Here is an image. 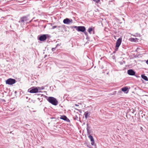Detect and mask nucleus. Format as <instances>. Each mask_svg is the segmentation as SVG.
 I'll list each match as a JSON object with an SVG mask.
<instances>
[{
	"instance_id": "obj_3",
	"label": "nucleus",
	"mask_w": 148,
	"mask_h": 148,
	"mask_svg": "<svg viewBox=\"0 0 148 148\" xmlns=\"http://www.w3.org/2000/svg\"><path fill=\"white\" fill-rule=\"evenodd\" d=\"M16 82L15 79L11 78H9L7 79L5 82L6 84L10 85H12L15 84Z\"/></svg>"
},
{
	"instance_id": "obj_18",
	"label": "nucleus",
	"mask_w": 148,
	"mask_h": 148,
	"mask_svg": "<svg viewBox=\"0 0 148 148\" xmlns=\"http://www.w3.org/2000/svg\"><path fill=\"white\" fill-rule=\"evenodd\" d=\"M136 38H130V40L132 41H136Z\"/></svg>"
},
{
	"instance_id": "obj_22",
	"label": "nucleus",
	"mask_w": 148,
	"mask_h": 148,
	"mask_svg": "<svg viewBox=\"0 0 148 148\" xmlns=\"http://www.w3.org/2000/svg\"><path fill=\"white\" fill-rule=\"evenodd\" d=\"M84 33H85V34H86V35H87V33L86 32H85Z\"/></svg>"
},
{
	"instance_id": "obj_11",
	"label": "nucleus",
	"mask_w": 148,
	"mask_h": 148,
	"mask_svg": "<svg viewBox=\"0 0 148 148\" xmlns=\"http://www.w3.org/2000/svg\"><path fill=\"white\" fill-rule=\"evenodd\" d=\"M128 87L127 86H125L121 89V90L123 92H125L128 90Z\"/></svg>"
},
{
	"instance_id": "obj_2",
	"label": "nucleus",
	"mask_w": 148,
	"mask_h": 148,
	"mask_svg": "<svg viewBox=\"0 0 148 148\" xmlns=\"http://www.w3.org/2000/svg\"><path fill=\"white\" fill-rule=\"evenodd\" d=\"M72 28H75L76 30L78 32H84L86 30V28L84 26H73Z\"/></svg>"
},
{
	"instance_id": "obj_5",
	"label": "nucleus",
	"mask_w": 148,
	"mask_h": 148,
	"mask_svg": "<svg viewBox=\"0 0 148 148\" xmlns=\"http://www.w3.org/2000/svg\"><path fill=\"white\" fill-rule=\"evenodd\" d=\"M122 42V39L121 38H119L117 40L116 43V51L118 50V48Z\"/></svg>"
},
{
	"instance_id": "obj_20",
	"label": "nucleus",
	"mask_w": 148,
	"mask_h": 148,
	"mask_svg": "<svg viewBox=\"0 0 148 148\" xmlns=\"http://www.w3.org/2000/svg\"><path fill=\"white\" fill-rule=\"evenodd\" d=\"M146 62L147 64H148V60H147Z\"/></svg>"
},
{
	"instance_id": "obj_6",
	"label": "nucleus",
	"mask_w": 148,
	"mask_h": 148,
	"mask_svg": "<svg viewBox=\"0 0 148 148\" xmlns=\"http://www.w3.org/2000/svg\"><path fill=\"white\" fill-rule=\"evenodd\" d=\"M47 35L46 34H43L41 35L39 38V40L41 41H44L46 40L47 38Z\"/></svg>"
},
{
	"instance_id": "obj_19",
	"label": "nucleus",
	"mask_w": 148,
	"mask_h": 148,
	"mask_svg": "<svg viewBox=\"0 0 148 148\" xmlns=\"http://www.w3.org/2000/svg\"><path fill=\"white\" fill-rule=\"evenodd\" d=\"M94 1H95L97 3H98L100 1V0H93Z\"/></svg>"
},
{
	"instance_id": "obj_16",
	"label": "nucleus",
	"mask_w": 148,
	"mask_h": 148,
	"mask_svg": "<svg viewBox=\"0 0 148 148\" xmlns=\"http://www.w3.org/2000/svg\"><path fill=\"white\" fill-rule=\"evenodd\" d=\"M85 117L86 119H87L88 116L89 115V113L88 112H85Z\"/></svg>"
},
{
	"instance_id": "obj_13",
	"label": "nucleus",
	"mask_w": 148,
	"mask_h": 148,
	"mask_svg": "<svg viewBox=\"0 0 148 148\" xmlns=\"http://www.w3.org/2000/svg\"><path fill=\"white\" fill-rule=\"evenodd\" d=\"M93 30V29L92 27H89L88 30V31L90 34H91V32Z\"/></svg>"
},
{
	"instance_id": "obj_23",
	"label": "nucleus",
	"mask_w": 148,
	"mask_h": 148,
	"mask_svg": "<svg viewBox=\"0 0 148 148\" xmlns=\"http://www.w3.org/2000/svg\"><path fill=\"white\" fill-rule=\"evenodd\" d=\"M2 18H4V17H2Z\"/></svg>"
},
{
	"instance_id": "obj_10",
	"label": "nucleus",
	"mask_w": 148,
	"mask_h": 148,
	"mask_svg": "<svg viewBox=\"0 0 148 148\" xmlns=\"http://www.w3.org/2000/svg\"><path fill=\"white\" fill-rule=\"evenodd\" d=\"M27 20V18L26 17H23L21 18L20 22L21 23H23L24 21Z\"/></svg>"
},
{
	"instance_id": "obj_7",
	"label": "nucleus",
	"mask_w": 148,
	"mask_h": 148,
	"mask_svg": "<svg viewBox=\"0 0 148 148\" xmlns=\"http://www.w3.org/2000/svg\"><path fill=\"white\" fill-rule=\"evenodd\" d=\"M63 22L64 24H69L71 23H73V20L68 18H66L64 20Z\"/></svg>"
},
{
	"instance_id": "obj_14",
	"label": "nucleus",
	"mask_w": 148,
	"mask_h": 148,
	"mask_svg": "<svg viewBox=\"0 0 148 148\" xmlns=\"http://www.w3.org/2000/svg\"><path fill=\"white\" fill-rule=\"evenodd\" d=\"M67 117L65 116H62L61 117L60 119L63 120H66L67 119Z\"/></svg>"
},
{
	"instance_id": "obj_12",
	"label": "nucleus",
	"mask_w": 148,
	"mask_h": 148,
	"mask_svg": "<svg viewBox=\"0 0 148 148\" xmlns=\"http://www.w3.org/2000/svg\"><path fill=\"white\" fill-rule=\"evenodd\" d=\"M141 76L142 78L145 80L147 81H148V78L145 75H142Z\"/></svg>"
},
{
	"instance_id": "obj_9",
	"label": "nucleus",
	"mask_w": 148,
	"mask_h": 148,
	"mask_svg": "<svg viewBox=\"0 0 148 148\" xmlns=\"http://www.w3.org/2000/svg\"><path fill=\"white\" fill-rule=\"evenodd\" d=\"M90 140L91 141V144L92 145H93L94 144V139L93 138L92 136L91 135H90L88 136Z\"/></svg>"
},
{
	"instance_id": "obj_17",
	"label": "nucleus",
	"mask_w": 148,
	"mask_h": 148,
	"mask_svg": "<svg viewBox=\"0 0 148 148\" xmlns=\"http://www.w3.org/2000/svg\"><path fill=\"white\" fill-rule=\"evenodd\" d=\"M59 44H57V45H56V47L55 48H52V49H52V51H54L55 50V49H56V47H57V46H59Z\"/></svg>"
},
{
	"instance_id": "obj_1",
	"label": "nucleus",
	"mask_w": 148,
	"mask_h": 148,
	"mask_svg": "<svg viewBox=\"0 0 148 148\" xmlns=\"http://www.w3.org/2000/svg\"><path fill=\"white\" fill-rule=\"evenodd\" d=\"M47 100L49 103L54 105L56 106L58 104V101L54 97H49Z\"/></svg>"
},
{
	"instance_id": "obj_4",
	"label": "nucleus",
	"mask_w": 148,
	"mask_h": 148,
	"mask_svg": "<svg viewBox=\"0 0 148 148\" xmlns=\"http://www.w3.org/2000/svg\"><path fill=\"white\" fill-rule=\"evenodd\" d=\"M28 92L31 93H36L38 92L36 87H32L28 90Z\"/></svg>"
},
{
	"instance_id": "obj_15",
	"label": "nucleus",
	"mask_w": 148,
	"mask_h": 148,
	"mask_svg": "<svg viewBox=\"0 0 148 148\" xmlns=\"http://www.w3.org/2000/svg\"><path fill=\"white\" fill-rule=\"evenodd\" d=\"M36 88L38 89V90H43L44 89V87L43 86H42L41 87H36Z\"/></svg>"
},
{
	"instance_id": "obj_8",
	"label": "nucleus",
	"mask_w": 148,
	"mask_h": 148,
	"mask_svg": "<svg viewBox=\"0 0 148 148\" xmlns=\"http://www.w3.org/2000/svg\"><path fill=\"white\" fill-rule=\"evenodd\" d=\"M127 73L130 75H134L135 74V72L132 69H129L127 71Z\"/></svg>"
},
{
	"instance_id": "obj_21",
	"label": "nucleus",
	"mask_w": 148,
	"mask_h": 148,
	"mask_svg": "<svg viewBox=\"0 0 148 148\" xmlns=\"http://www.w3.org/2000/svg\"><path fill=\"white\" fill-rule=\"evenodd\" d=\"M75 106H78V105H77V104H75Z\"/></svg>"
}]
</instances>
